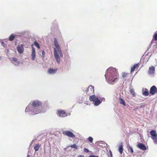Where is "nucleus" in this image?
I'll use <instances>...</instances> for the list:
<instances>
[{
  "label": "nucleus",
  "mask_w": 157,
  "mask_h": 157,
  "mask_svg": "<svg viewBox=\"0 0 157 157\" xmlns=\"http://www.w3.org/2000/svg\"><path fill=\"white\" fill-rule=\"evenodd\" d=\"M79 156L80 157H84V156H82V155H79Z\"/></svg>",
  "instance_id": "473e14b6"
},
{
  "label": "nucleus",
  "mask_w": 157,
  "mask_h": 157,
  "mask_svg": "<svg viewBox=\"0 0 157 157\" xmlns=\"http://www.w3.org/2000/svg\"><path fill=\"white\" fill-rule=\"evenodd\" d=\"M139 63L134 65L133 67L131 68V72L132 73L136 69H138L139 67Z\"/></svg>",
  "instance_id": "4468645a"
},
{
  "label": "nucleus",
  "mask_w": 157,
  "mask_h": 157,
  "mask_svg": "<svg viewBox=\"0 0 157 157\" xmlns=\"http://www.w3.org/2000/svg\"><path fill=\"white\" fill-rule=\"evenodd\" d=\"M153 38L155 41H157V33H155L153 36Z\"/></svg>",
  "instance_id": "393cba45"
},
{
  "label": "nucleus",
  "mask_w": 157,
  "mask_h": 157,
  "mask_svg": "<svg viewBox=\"0 0 157 157\" xmlns=\"http://www.w3.org/2000/svg\"><path fill=\"white\" fill-rule=\"evenodd\" d=\"M130 92L132 94L133 97H135L136 96V94L133 89H131L130 90Z\"/></svg>",
  "instance_id": "4be33fe9"
},
{
  "label": "nucleus",
  "mask_w": 157,
  "mask_h": 157,
  "mask_svg": "<svg viewBox=\"0 0 157 157\" xmlns=\"http://www.w3.org/2000/svg\"><path fill=\"white\" fill-rule=\"evenodd\" d=\"M69 147H71V148H74L75 149H77L78 148V146L75 144H74L70 145Z\"/></svg>",
  "instance_id": "b1692460"
},
{
  "label": "nucleus",
  "mask_w": 157,
  "mask_h": 157,
  "mask_svg": "<svg viewBox=\"0 0 157 157\" xmlns=\"http://www.w3.org/2000/svg\"><path fill=\"white\" fill-rule=\"evenodd\" d=\"M89 88L90 90V94H92L94 93V87L91 85L89 86Z\"/></svg>",
  "instance_id": "f3484780"
},
{
  "label": "nucleus",
  "mask_w": 157,
  "mask_h": 157,
  "mask_svg": "<svg viewBox=\"0 0 157 157\" xmlns=\"http://www.w3.org/2000/svg\"><path fill=\"white\" fill-rule=\"evenodd\" d=\"M127 149H128V151H130L131 153H133L134 151H133V148L131 147H130V146H128V147H127Z\"/></svg>",
  "instance_id": "412c9836"
},
{
  "label": "nucleus",
  "mask_w": 157,
  "mask_h": 157,
  "mask_svg": "<svg viewBox=\"0 0 157 157\" xmlns=\"http://www.w3.org/2000/svg\"><path fill=\"white\" fill-rule=\"evenodd\" d=\"M106 75H105L106 79L107 76H108V82L111 83L117 81V78L119 77V75L116 70L114 68H109L106 71Z\"/></svg>",
  "instance_id": "f257e3e1"
},
{
  "label": "nucleus",
  "mask_w": 157,
  "mask_h": 157,
  "mask_svg": "<svg viewBox=\"0 0 157 157\" xmlns=\"http://www.w3.org/2000/svg\"><path fill=\"white\" fill-rule=\"evenodd\" d=\"M136 146L138 148L143 151L145 150L146 149V147L145 145L141 143H139Z\"/></svg>",
  "instance_id": "9d476101"
},
{
  "label": "nucleus",
  "mask_w": 157,
  "mask_h": 157,
  "mask_svg": "<svg viewBox=\"0 0 157 157\" xmlns=\"http://www.w3.org/2000/svg\"><path fill=\"white\" fill-rule=\"evenodd\" d=\"M57 69H54L52 68H49L48 69V73L50 74H53L56 73Z\"/></svg>",
  "instance_id": "f8f14e48"
},
{
  "label": "nucleus",
  "mask_w": 157,
  "mask_h": 157,
  "mask_svg": "<svg viewBox=\"0 0 157 157\" xmlns=\"http://www.w3.org/2000/svg\"><path fill=\"white\" fill-rule=\"evenodd\" d=\"M110 151V155H111V156L112 157V152L111 151Z\"/></svg>",
  "instance_id": "2f4dec72"
},
{
  "label": "nucleus",
  "mask_w": 157,
  "mask_h": 157,
  "mask_svg": "<svg viewBox=\"0 0 157 157\" xmlns=\"http://www.w3.org/2000/svg\"><path fill=\"white\" fill-rule=\"evenodd\" d=\"M150 133L151 135V139L153 140L154 143L155 144H157V134L154 130H151Z\"/></svg>",
  "instance_id": "39448f33"
},
{
  "label": "nucleus",
  "mask_w": 157,
  "mask_h": 157,
  "mask_svg": "<svg viewBox=\"0 0 157 157\" xmlns=\"http://www.w3.org/2000/svg\"><path fill=\"white\" fill-rule=\"evenodd\" d=\"M93 139L91 137H89V142L90 143H92L93 142Z\"/></svg>",
  "instance_id": "bb28decb"
},
{
  "label": "nucleus",
  "mask_w": 157,
  "mask_h": 157,
  "mask_svg": "<svg viewBox=\"0 0 157 157\" xmlns=\"http://www.w3.org/2000/svg\"><path fill=\"white\" fill-rule=\"evenodd\" d=\"M143 95L145 96H148L149 94V92L148 89L147 88L145 89V91L143 92Z\"/></svg>",
  "instance_id": "dca6fc26"
},
{
  "label": "nucleus",
  "mask_w": 157,
  "mask_h": 157,
  "mask_svg": "<svg viewBox=\"0 0 157 157\" xmlns=\"http://www.w3.org/2000/svg\"><path fill=\"white\" fill-rule=\"evenodd\" d=\"M63 134L71 137L74 138L75 137V135L71 132L70 131H64L63 132Z\"/></svg>",
  "instance_id": "0eeeda50"
},
{
  "label": "nucleus",
  "mask_w": 157,
  "mask_h": 157,
  "mask_svg": "<svg viewBox=\"0 0 157 157\" xmlns=\"http://www.w3.org/2000/svg\"><path fill=\"white\" fill-rule=\"evenodd\" d=\"M120 103L123 105L124 106H125L126 104L124 101L121 98H119Z\"/></svg>",
  "instance_id": "a211bd4d"
},
{
  "label": "nucleus",
  "mask_w": 157,
  "mask_h": 157,
  "mask_svg": "<svg viewBox=\"0 0 157 157\" xmlns=\"http://www.w3.org/2000/svg\"><path fill=\"white\" fill-rule=\"evenodd\" d=\"M157 91V89L156 87L155 86H151L150 89L149 93L152 95H154Z\"/></svg>",
  "instance_id": "1a4fd4ad"
},
{
  "label": "nucleus",
  "mask_w": 157,
  "mask_h": 157,
  "mask_svg": "<svg viewBox=\"0 0 157 157\" xmlns=\"http://www.w3.org/2000/svg\"><path fill=\"white\" fill-rule=\"evenodd\" d=\"M24 45L23 44H21L18 45L17 48V50L19 54L22 53L24 51Z\"/></svg>",
  "instance_id": "6e6552de"
},
{
  "label": "nucleus",
  "mask_w": 157,
  "mask_h": 157,
  "mask_svg": "<svg viewBox=\"0 0 157 157\" xmlns=\"http://www.w3.org/2000/svg\"><path fill=\"white\" fill-rule=\"evenodd\" d=\"M119 151L121 154H122L123 152V148L122 145V143H121L119 147Z\"/></svg>",
  "instance_id": "2eb2a0df"
},
{
  "label": "nucleus",
  "mask_w": 157,
  "mask_h": 157,
  "mask_svg": "<svg viewBox=\"0 0 157 157\" xmlns=\"http://www.w3.org/2000/svg\"><path fill=\"white\" fill-rule=\"evenodd\" d=\"M40 147V145L39 144H38L35 145L34 147V149L35 150V152L37 151Z\"/></svg>",
  "instance_id": "6ab92c4d"
},
{
  "label": "nucleus",
  "mask_w": 157,
  "mask_h": 157,
  "mask_svg": "<svg viewBox=\"0 0 157 157\" xmlns=\"http://www.w3.org/2000/svg\"><path fill=\"white\" fill-rule=\"evenodd\" d=\"M90 100L93 102V104L94 105L98 106L101 103L103 99H104V98L101 99V100H99L97 97H96L95 95H93L90 96L89 98Z\"/></svg>",
  "instance_id": "20e7f679"
},
{
  "label": "nucleus",
  "mask_w": 157,
  "mask_h": 157,
  "mask_svg": "<svg viewBox=\"0 0 157 157\" xmlns=\"http://www.w3.org/2000/svg\"><path fill=\"white\" fill-rule=\"evenodd\" d=\"M34 45L37 47V48H38V49H40V45H39V44H38V43L36 41H35L34 42Z\"/></svg>",
  "instance_id": "5701e85b"
},
{
  "label": "nucleus",
  "mask_w": 157,
  "mask_h": 157,
  "mask_svg": "<svg viewBox=\"0 0 157 157\" xmlns=\"http://www.w3.org/2000/svg\"><path fill=\"white\" fill-rule=\"evenodd\" d=\"M15 37V36L13 34H11L9 37V40L10 41H12L13 40Z\"/></svg>",
  "instance_id": "aec40b11"
},
{
  "label": "nucleus",
  "mask_w": 157,
  "mask_h": 157,
  "mask_svg": "<svg viewBox=\"0 0 157 157\" xmlns=\"http://www.w3.org/2000/svg\"><path fill=\"white\" fill-rule=\"evenodd\" d=\"M57 115L58 116L61 117H66L67 116V113L63 110H58Z\"/></svg>",
  "instance_id": "423d86ee"
},
{
  "label": "nucleus",
  "mask_w": 157,
  "mask_h": 157,
  "mask_svg": "<svg viewBox=\"0 0 157 157\" xmlns=\"http://www.w3.org/2000/svg\"><path fill=\"white\" fill-rule=\"evenodd\" d=\"M54 44L55 48H54V56L56 59L57 62L59 63L60 62V56L62 57L63 56V54L60 49V46L58 44L57 40L56 38L54 39Z\"/></svg>",
  "instance_id": "f03ea898"
},
{
  "label": "nucleus",
  "mask_w": 157,
  "mask_h": 157,
  "mask_svg": "<svg viewBox=\"0 0 157 157\" xmlns=\"http://www.w3.org/2000/svg\"><path fill=\"white\" fill-rule=\"evenodd\" d=\"M127 73H125V72H123L122 74V77L123 78H124L125 77H126V76H127Z\"/></svg>",
  "instance_id": "a878e982"
},
{
  "label": "nucleus",
  "mask_w": 157,
  "mask_h": 157,
  "mask_svg": "<svg viewBox=\"0 0 157 157\" xmlns=\"http://www.w3.org/2000/svg\"><path fill=\"white\" fill-rule=\"evenodd\" d=\"M155 72V68L154 67L151 66V67L149 68L148 73L150 75H152Z\"/></svg>",
  "instance_id": "ddd939ff"
},
{
  "label": "nucleus",
  "mask_w": 157,
  "mask_h": 157,
  "mask_svg": "<svg viewBox=\"0 0 157 157\" xmlns=\"http://www.w3.org/2000/svg\"><path fill=\"white\" fill-rule=\"evenodd\" d=\"M84 150L86 152H88V150L87 149L85 148L84 149Z\"/></svg>",
  "instance_id": "c756f323"
},
{
  "label": "nucleus",
  "mask_w": 157,
  "mask_h": 157,
  "mask_svg": "<svg viewBox=\"0 0 157 157\" xmlns=\"http://www.w3.org/2000/svg\"><path fill=\"white\" fill-rule=\"evenodd\" d=\"M42 56H43V57L44 58V56H45V52H44V50H43L42 51Z\"/></svg>",
  "instance_id": "c85d7f7f"
},
{
  "label": "nucleus",
  "mask_w": 157,
  "mask_h": 157,
  "mask_svg": "<svg viewBox=\"0 0 157 157\" xmlns=\"http://www.w3.org/2000/svg\"><path fill=\"white\" fill-rule=\"evenodd\" d=\"M32 47V53L31 54L32 56V59L33 60H35V57H36V55H35V50L34 48L33 47V45L32 44L31 45Z\"/></svg>",
  "instance_id": "9b49d317"
},
{
  "label": "nucleus",
  "mask_w": 157,
  "mask_h": 157,
  "mask_svg": "<svg viewBox=\"0 0 157 157\" xmlns=\"http://www.w3.org/2000/svg\"><path fill=\"white\" fill-rule=\"evenodd\" d=\"M12 60L14 62H17V59L15 57H13L12 58Z\"/></svg>",
  "instance_id": "cd10ccee"
},
{
  "label": "nucleus",
  "mask_w": 157,
  "mask_h": 157,
  "mask_svg": "<svg viewBox=\"0 0 157 157\" xmlns=\"http://www.w3.org/2000/svg\"><path fill=\"white\" fill-rule=\"evenodd\" d=\"M90 157H99L98 156H95L93 155H90Z\"/></svg>",
  "instance_id": "7c9ffc66"
},
{
  "label": "nucleus",
  "mask_w": 157,
  "mask_h": 157,
  "mask_svg": "<svg viewBox=\"0 0 157 157\" xmlns=\"http://www.w3.org/2000/svg\"><path fill=\"white\" fill-rule=\"evenodd\" d=\"M41 104L38 101H34L32 103V106H28L25 109V111H28L34 113L33 114H36L39 113V111L37 107Z\"/></svg>",
  "instance_id": "7ed1b4c3"
}]
</instances>
